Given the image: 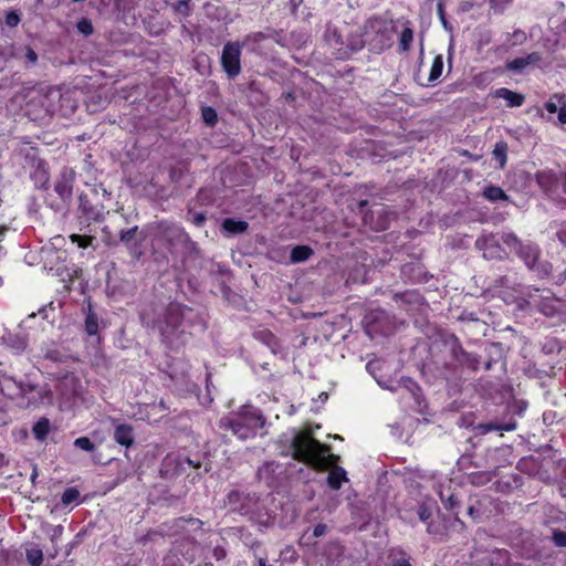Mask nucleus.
<instances>
[{"mask_svg":"<svg viewBox=\"0 0 566 566\" xmlns=\"http://www.w3.org/2000/svg\"><path fill=\"white\" fill-rule=\"evenodd\" d=\"M480 364V355L467 352L457 335L443 332L432 340L421 374L431 385L446 384L458 388L467 380L465 374L476 373Z\"/></svg>","mask_w":566,"mask_h":566,"instance_id":"nucleus-1","label":"nucleus"},{"mask_svg":"<svg viewBox=\"0 0 566 566\" xmlns=\"http://www.w3.org/2000/svg\"><path fill=\"white\" fill-rule=\"evenodd\" d=\"M140 321L145 327L157 331L161 342L170 349H179L195 332L207 329L202 310L177 302L144 310Z\"/></svg>","mask_w":566,"mask_h":566,"instance_id":"nucleus-2","label":"nucleus"},{"mask_svg":"<svg viewBox=\"0 0 566 566\" xmlns=\"http://www.w3.org/2000/svg\"><path fill=\"white\" fill-rule=\"evenodd\" d=\"M290 448L294 460L313 468H329L339 460V455L329 453V446L321 443L305 431L294 433Z\"/></svg>","mask_w":566,"mask_h":566,"instance_id":"nucleus-3","label":"nucleus"},{"mask_svg":"<svg viewBox=\"0 0 566 566\" xmlns=\"http://www.w3.org/2000/svg\"><path fill=\"white\" fill-rule=\"evenodd\" d=\"M266 423V419L262 411L252 406L244 405L235 412L219 420V428L222 430H230L233 436L241 440H248L258 434Z\"/></svg>","mask_w":566,"mask_h":566,"instance_id":"nucleus-4","label":"nucleus"},{"mask_svg":"<svg viewBox=\"0 0 566 566\" xmlns=\"http://www.w3.org/2000/svg\"><path fill=\"white\" fill-rule=\"evenodd\" d=\"M501 240L538 276L545 277L552 273L551 263L539 262L541 249L535 242L530 240L523 241L514 232H503Z\"/></svg>","mask_w":566,"mask_h":566,"instance_id":"nucleus-5","label":"nucleus"},{"mask_svg":"<svg viewBox=\"0 0 566 566\" xmlns=\"http://www.w3.org/2000/svg\"><path fill=\"white\" fill-rule=\"evenodd\" d=\"M17 153L23 159V168L30 170V177L34 186L45 189L50 181V172L46 161L40 157L39 148L30 146L29 143H23L17 149Z\"/></svg>","mask_w":566,"mask_h":566,"instance_id":"nucleus-6","label":"nucleus"},{"mask_svg":"<svg viewBox=\"0 0 566 566\" xmlns=\"http://www.w3.org/2000/svg\"><path fill=\"white\" fill-rule=\"evenodd\" d=\"M147 232L154 240L163 242L170 254H177L179 245L187 234L184 227L169 220H159L148 223Z\"/></svg>","mask_w":566,"mask_h":566,"instance_id":"nucleus-7","label":"nucleus"},{"mask_svg":"<svg viewBox=\"0 0 566 566\" xmlns=\"http://www.w3.org/2000/svg\"><path fill=\"white\" fill-rule=\"evenodd\" d=\"M105 217V206L99 199L97 188L78 196L76 218L82 227H88L92 222H101Z\"/></svg>","mask_w":566,"mask_h":566,"instance_id":"nucleus-8","label":"nucleus"},{"mask_svg":"<svg viewBox=\"0 0 566 566\" xmlns=\"http://www.w3.org/2000/svg\"><path fill=\"white\" fill-rule=\"evenodd\" d=\"M148 235L147 227L145 229H139L137 224H134L133 227L120 229L118 232V240L119 244L127 249L129 256L134 261H139L145 254L143 243Z\"/></svg>","mask_w":566,"mask_h":566,"instance_id":"nucleus-9","label":"nucleus"},{"mask_svg":"<svg viewBox=\"0 0 566 566\" xmlns=\"http://www.w3.org/2000/svg\"><path fill=\"white\" fill-rule=\"evenodd\" d=\"M243 44L239 41L227 42L221 52L220 63L228 78L234 80L240 75L241 69V50Z\"/></svg>","mask_w":566,"mask_h":566,"instance_id":"nucleus-10","label":"nucleus"},{"mask_svg":"<svg viewBox=\"0 0 566 566\" xmlns=\"http://www.w3.org/2000/svg\"><path fill=\"white\" fill-rule=\"evenodd\" d=\"M364 35L375 50H384L388 45V27L380 18L368 19L363 28Z\"/></svg>","mask_w":566,"mask_h":566,"instance_id":"nucleus-11","label":"nucleus"},{"mask_svg":"<svg viewBox=\"0 0 566 566\" xmlns=\"http://www.w3.org/2000/svg\"><path fill=\"white\" fill-rule=\"evenodd\" d=\"M475 248L482 251L483 258L486 260H504L507 258V253L492 232L482 233L475 240Z\"/></svg>","mask_w":566,"mask_h":566,"instance_id":"nucleus-12","label":"nucleus"},{"mask_svg":"<svg viewBox=\"0 0 566 566\" xmlns=\"http://www.w3.org/2000/svg\"><path fill=\"white\" fill-rule=\"evenodd\" d=\"M285 470L283 465L274 460L265 461L258 468L255 478L269 488H275L281 483Z\"/></svg>","mask_w":566,"mask_h":566,"instance_id":"nucleus-13","label":"nucleus"},{"mask_svg":"<svg viewBox=\"0 0 566 566\" xmlns=\"http://www.w3.org/2000/svg\"><path fill=\"white\" fill-rule=\"evenodd\" d=\"M75 177V170L71 167L64 166L55 181L54 191L65 203L71 201Z\"/></svg>","mask_w":566,"mask_h":566,"instance_id":"nucleus-14","label":"nucleus"},{"mask_svg":"<svg viewBox=\"0 0 566 566\" xmlns=\"http://www.w3.org/2000/svg\"><path fill=\"white\" fill-rule=\"evenodd\" d=\"M1 340L2 344H4L17 355L24 353L29 344L28 334L22 329L6 331L1 336Z\"/></svg>","mask_w":566,"mask_h":566,"instance_id":"nucleus-15","label":"nucleus"},{"mask_svg":"<svg viewBox=\"0 0 566 566\" xmlns=\"http://www.w3.org/2000/svg\"><path fill=\"white\" fill-rule=\"evenodd\" d=\"M185 472L186 468H184L181 455L168 454L163 459L159 470L161 478L171 480Z\"/></svg>","mask_w":566,"mask_h":566,"instance_id":"nucleus-16","label":"nucleus"},{"mask_svg":"<svg viewBox=\"0 0 566 566\" xmlns=\"http://www.w3.org/2000/svg\"><path fill=\"white\" fill-rule=\"evenodd\" d=\"M199 542L193 536H182L175 542V551L188 563L197 558Z\"/></svg>","mask_w":566,"mask_h":566,"instance_id":"nucleus-17","label":"nucleus"},{"mask_svg":"<svg viewBox=\"0 0 566 566\" xmlns=\"http://www.w3.org/2000/svg\"><path fill=\"white\" fill-rule=\"evenodd\" d=\"M368 333H386L388 315L382 310L370 311L364 318Z\"/></svg>","mask_w":566,"mask_h":566,"instance_id":"nucleus-18","label":"nucleus"},{"mask_svg":"<svg viewBox=\"0 0 566 566\" xmlns=\"http://www.w3.org/2000/svg\"><path fill=\"white\" fill-rule=\"evenodd\" d=\"M434 510L433 503H420L415 507V512L422 523L427 525V532L432 535L440 534V527L439 525L434 524L432 522V514Z\"/></svg>","mask_w":566,"mask_h":566,"instance_id":"nucleus-19","label":"nucleus"},{"mask_svg":"<svg viewBox=\"0 0 566 566\" xmlns=\"http://www.w3.org/2000/svg\"><path fill=\"white\" fill-rule=\"evenodd\" d=\"M542 61V54L532 52L526 56L513 59L506 63V70L516 74L523 73L528 66L536 65Z\"/></svg>","mask_w":566,"mask_h":566,"instance_id":"nucleus-20","label":"nucleus"},{"mask_svg":"<svg viewBox=\"0 0 566 566\" xmlns=\"http://www.w3.org/2000/svg\"><path fill=\"white\" fill-rule=\"evenodd\" d=\"M517 427L516 420L511 418L506 422H501L497 420H492L488 422H481L474 426V431L476 434H486L491 431H513Z\"/></svg>","mask_w":566,"mask_h":566,"instance_id":"nucleus-21","label":"nucleus"},{"mask_svg":"<svg viewBox=\"0 0 566 566\" xmlns=\"http://www.w3.org/2000/svg\"><path fill=\"white\" fill-rule=\"evenodd\" d=\"M249 228V223L241 219L226 218L221 224V231L226 235H238L244 233Z\"/></svg>","mask_w":566,"mask_h":566,"instance_id":"nucleus-22","label":"nucleus"},{"mask_svg":"<svg viewBox=\"0 0 566 566\" xmlns=\"http://www.w3.org/2000/svg\"><path fill=\"white\" fill-rule=\"evenodd\" d=\"M177 254H181L184 261L197 260L200 256V249L198 243L195 242L187 233L185 240H182L181 244L179 245V251Z\"/></svg>","mask_w":566,"mask_h":566,"instance_id":"nucleus-23","label":"nucleus"},{"mask_svg":"<svg viewBox=\"0 0 566 566\" xmlns=\"http://www.w3.org/2000/svg\"><path fill=\"white\" fill-rule=\"evenodd\" d=\"M114 440L126 448L133 446L135 438L133 433V427L130 424L122 423L116 426L114 431Z\"/></svg>","mask_w":566,"mask_h":566,"instance_id":"nucleus-24","label":"nucleus"},{"mask_svg":"<svg viewBox=\"0 0 566 566\" xmlns=\"http://www.w3.org/2000/svg\"><path fill=\"white\" fill-rule=\"evenodd\" d=\"M494 95L497 98L505 99L506 101V106H509V107H518L525 101V97H524L523 94L517 93V92H513V91H511L509 88H505V87L497 88L495 91Z\"/></svg>","mask_w":566,"mask_h":566,"instance_id":"nucleus-25","label":"nucleus"},{"mask_svg":"<svg viewBox=\"0 0 566 566\" xmlns=\"http://www.w3.org/2000/svg\"><path fill=\"white\" fill-rule=\"evenodd\" d=\"M398 388L406 389L413 397L418 408L421 409V402L423 401V397L421 394V388L416 381H413L411 378L402 377L398 381Z\"/></svg>","mask_w":566,"mask_h":566,"instance_id":"nucleus-26","label":"nucleus"},{"mask_svg":"<svg viewBox=\"0 0 566 566\" xmlns=\"http://www.w3.org/2000/svg\"><path fill=\"white\" fill-rule=\"evenodd\" d=\"M388 566H412L411 557L400 548H391L387 555Z\"/></svg>","mask_w":566,"mask_h":566,"instance_id":"nucleus-27","label":"nucleus"},{"mask_svg":"<svg viewBox=\"0 0 566 566\" xmlns=\"http://www.w3.org/2000/svg\"><path fill=\"white\" fill-rule=\"evenodd\" d=\"M523 479L518 474H512L507 479L495 482V490L503 493H509L512 490L520 488Z\"/></svg>","mask_w":566,"mask_h":566,"instance_id":"nucleus-28","label":"nucleus"},{"mask_svg":"<svg viewBox=\"0 0 566 566\" xmlns=\"http://www.w3.org/2000/svg\"><path fill=\"white\" fill-rule=\"evenodd\" d=\"M253 337L258 342L266 345L271 349L272 353H275L276 347H277V340H276L275 335L271 331H269L266 328L255 331L253 333Z\"/></svg>","mask_w":566,"mask_h":566,"instance_id":"nucleus-29","label":"nucleus"},{"mask_svg":"<svg viewBox=\"0 0 566 566\" xmlns=\"http://www.w3.org/2000/svg\"><path fill=\"white\" fill-rule=\"evenodd\" d=\"M187 525H191L193 530H201L203 523L199 518L195 517H179L172 522L171 528H175L172 534H179L186 530Z\"/></svg>","mask_w":566,"mask_h":566,"instance_id":"nucleus-30","label":"nucleus"},{"mask_svg":"<svg viewBox=\"0 0 566 566\" xmlns=\"http://www.w3.org/2000/svg\"><path fill=\"white\" fill-rule=\"evenodd\" d=\"M345 481H347L346 471L342 467H335L328 473L327 484L332 490H339Z\"/></svg>","mask_w":566,"mask_h":566,"instance_id":"nucleus-31","label":"nucleus"},{"mask_svg":"<svg viewBox=\"0 0 566 566\" xmlns=\"http://www.w3.org/2000/svg\"><path fill=\"white\" fill-rule=\"evenodd\" d=\"M314 254V251L308 245H295L291 250L290 260L292 263H301L307 261L312 255Z\"/></svg>","mask_w":566,"mask_h":566,"instance_id":"nucleus-32","label":"nucleus"},{"mask_svg":"<svg viewBox=\"0 0 566 566\" xmlns=\"http://www.w3.org/2000/svg\"><path fill=\"white\" fill-rule=\"evenodd\" d=\"M51 430V422L48 418H40L32 427L33 436L39 441H44Z\"/></svg>","mask_w":566,"mask_h":566,"instance_id":"nucleus-33","label":"nucleus"},{"mask_svg":"<svg viewBox=\"0 0 566 566\" xmlns=\"http://www.w3.org/2000/svg\"><path fill=\"white\" fill-rule=\"evenodd\" d=\"M41 353L43 358L51 360L53 363H64L69 358V356L65 353L61 352L59 348L54 346L45 345L41 348Z\"/></svg>","mask_w":566,"mask_h":566,"instance_id":"nucleus-34","label":"nucleus"},{"mask_svg":"<svg viewBox=\"0 0 566 566\" xmlns=\"http://www.w3.org/2000/svg\"><path fill=\"white\" fill-rule=\"evenodd\" d=\"M483 197L492 202L496 201H507L509 197L504 192V190L499 186L490 185L484 188L483 190Z\"/></svg>","mask_w":566,"mask_h":566,"instance_id":"nucleus-35","label":"nucleus"},{"mask_svg":"<svg viewBox=\"0 0 566 566\" xmlns=\"http://www.w3.org/2000/svg\"><path fill=\"white\" fill-rule=\"evenodd\" d=\"M536 181L543 190L548 191L555 187L557 177L552 171H539L536 174Z\"/></svg>","mask_w":566,"mask_h":566,"instance_id":"nucleus-36","label":"nucleus"},{"mask_svg":"<svg viewBox=\"0 0 566 566\" xmlns=\"http://www.w3.org/2000/svg\"><path fill=\"white\" fill-rule=\"evenodd\" d=\"M367 40L364 35V32H356V33H350L348 36H347V42H346V45L347 48L352 51V52H358L360 51L366 44H367Z\"/></svg>","mask_w":566,"mask_h":566,"instance_id":"nucleus-37","label":"nucleus"},{"mask_svg":"<svg viewBox=\"0 0 566 566\" xmlns=\"http://www.w3.org/2000/svg\"><path fill=\"white\" fill-rule=\"evenodd\" d=\"M493 158L499 163L500 168H504L507 161V144L497 142L492 151Z\"/></svg>","mask_w":566,"mask_h":566,"instance_id":"nucleus-38","label":"nucleus"},{"mask_svg":"<svg viewBox=\"0 0 566 566\" xmlns=\"http://www.w3.org/2000/svg\"><path fill=\"white\" fill-rule=\"evenodd\" d=\"M85 332L90 336H95L98 332V317L93 312L91 304L88 305V311L85 317Z\"/></svg>","mask_w":566,"mask_h":566,"instance_id":"nucleus-39","label":"nucleus"},{"mask_svg":"<svg viewBox=\"0 0 566 566\" xmlns=\"http://www.w3.org/2000/svg\"><path fill=\"white\" fill-rule=\"evenodd\" d=\"M170 7L176 14L187 18L192 12V0H177Z\"/></svg>","mask_w":566,"mask_h":566,"instance_id":"nucleus-40","label":"nucleus"},{"mask_svg":"<svg viewBox=\"0 0 566 566\" xmlns=\"http://www.w3.org/2000/svg\"><path fill=\"white\" fill-rule=\"evenodd\" d=\"M412 41H413V30L410 28V22L407 21L405 23L403 30L400 34V40H399L400 49L403 52L409 51Z\"/></svg>","mask_w":566,"mask_h":566,"instance_id":"nucleus-41","label":"nucleus"},{"mask_svg":"<svg viewBox=\"0 0 566 566\" xmlns=\"http://www.w3.org/2000/svg\"><path fill=\"white\" fill-rule=\"evenodd\" d=\"M563 349L562 343L556 337H548L542 344V352L545 355L559 354Z\"/></svg>","mask_w":566,"mask_h":566,"instance_id":"nucleus-42","label":"nucleus"},{"mask_svg":"<svg viewBox=\"0 0 566 566\" xmlns=\"http://www.w3.org/2000/svg\"><path fill=\"white\" fill-rule=\"evenodd\" d=\"M458 321L465 322V323H472L480 329L485 331L486 329V323L482 321L475 312H469L463 311L459 316Z\"/></svg>","mask_w":566,"mask_h":566,"instance_id":"nucleus-43","label":"nucleus"},{"mask_svg":"<svg viewBox=\"0 0 566 566\" xmlns=\"http://www.w3.org/2000/svg\"><path fill=\"white\" fill-rule=\"evenodd\" d=\"M325 40L331 46L337 48L342 50V46L345 44L342 34L335 28H327L325 31Z\"/></svg>","mask_w":566,"mask_h":566,"instance_id":"nucleus-44","label":"nucleus"},{"mask_svg":"<svg viewBox=\"0 0 566 566\" xmlns=\"http://www.w3.org/2000/svg\"><path fill=\"white\" fill-rule=\"evenodd\" d=\"M442 70H443V59H442V55H437L433 59L428 81L430 83L436 82L441 76Z\"/></svg>","mask_w":566,"mask_h":566,"instance_id":"nucleus-45","label":"nucleus"},{"mask_svg":"<svg viewBox=\"0 0 566 566\" xmlns=\"http://www.w3.org/2000/svg\"><path fill=\"white\" fill-rule=\"evenodd\" d=\"M25 557L30 566H41L43 562V552L41 548L31 547L27 549Z\"/></svg>","mask_w":566,"mask_h":566,"instance_id":"nucleus-46","label":"nucleus"},{"mask_svg":"<svg viewBox=\"0 0 566 566\" xmlns=\"http://www.w3.org/2000/svg\"><path fill=\"white\" fill-rule=\"evenodd\" d=\"M201 117L209 127H213L218 122L217 111L211 106H203L201 108Z\"/></svg>","mask_w":566,"mask_h":566,"instance_id":"nucleus-47","label":"nucleus"},{"mask_svg":"<svg viewBox=\"0 0 566 566\" xmlns=\"http://www.w3.org/2000/svg\"><path fill=\"white\" fill-rule=\"evenodd\" d=\"M516 285V277L510 275H500L493 282L494 289H514Z\"/></svg>","mask_w":566,"mask_h":566,"instance_id":"nucleus-48","label":"nucleus"},{"mask_svg":"<svg viewBox=\"0 0 566 566\" xmlns=\"http://www.w3.org/2000/svg\"><path fill=\"white\" fill-rule=\"evenodd\" d=\"M253 499H254V495H251L250 493H243V492H240L237 490H233L228 494V501H229V504H231V505H237V504L241 505V501H250Z\"/></svg>","mask_w":566,"mask_h":566,"instance_id":"nucleus-49","label":"nucleus"},{"mask_svg":"<svg viewBox=\"0 0 566 566\" xmlns=\"http://www.w3.org/2000/svg\"><path fill=\"white\" fill-rule=\"evenodd\" d=\"M253 495H254L253 500L241 501V505L238 506V510L242 515L253 514L256 511L259 497L255 494H253Z\"/></svg>","mask_w":566,"mask_h":566,"instance_id":"nucleus-50","label":"nucleus"},{"mask_svg":"<svg viewBox=\"0 0 566 566\" xmlns=\"http://www.w3.org/2000/svg\"><path fill=\"white\" fill-rule=\"evenodd\" d=\"M563 103H565L563 96L554 95L553 97L549 98V101L545 103L544 107L548 114H555L557 113Z\"/></svg>","mask_w":566,"mask_h":566,"instance_id":"nucleus-51","label":"nucleus"},{"mask_svg":"<svg viewBox=\"0 0 566 566\" xmlns=\"http://www.w3.org/2000/svg\"><path fill=\"white\" fill-rule=\"evenodd\" d=\"M80 497V491L76 488H67L61 496V502L64 505L74 503Z\"/></svg>","mask_w":566,"mask_h":566,"instance_id":"nucleus-52","label":"nucleus"},{"mask_svg":"<svg viewBox=\"0 0 566 566\" xmlns=\"http://www.w3.org/2000/svg\"><path fill=\"white\" fill-rule=\"evenodd\" d=\"M71 241L73 243H76L80 248H87L92 244L93 240H94V237L92 235H82V234H72L70 237Z\"/></svg>","mask_w":566,"mask_h":566,"instance_id":"nucleus-53","label":"nucleus"},{"mask_svg":"<svg viewBox=\"0 0 566 566\" xmlns=\"http://www.w3.org/2000/svg\"><path fill=\"white\" fill-rule=\"evenodd\" d=\"M552 542L557 547H566V532L555 528L552 533Z\"/></svg>","mask_w":566,"mask_h":566,"instance_id":"nucleus-54","label":"nucleus"},{"mask_svg":"<svg viewBox=\"0 0 566 566\" xmlns=\"http://www.w3.org/2000/svg\"><path fill=\"white\" fill-rule=\"evenodd\" d=\"M74 446L81 450L88 451V452H91L95 449V444L87 437H80V438L75 439Z\"/></svg>","mask_w":566,"mask_h":566,"instance_id":"nucleus-55","label":"nucleus"},{"mask_svg":"<svg viewBox=\"0 0 566 566\" xmlns=\"http://www.w3.org/2000/svg\"><path fill=\"white\" fill-rule=\"evenodd\" d=\"M265 38H266V35L263 32H253V33L248 34L243 39V41L240 43L243 44V46L249 45V44H256V43L263 41Z\"/></svg>","mask_w":566,"mask_h":566,"instance_id":"nucleus-56","label":"nucleus"},{"mask_svg":"<svg viewBox=\"0 0 566 566\" xmlns=\"http://www.w3.org/2000/svg\"><path fill=\"white\" fill-rule=\"evenodd\" d=\"M76 28H77L78 32H81L82 34H84L86 36L91 35L94 31L91 20H88L86 18L81 19L77 22Z\"/></svg>","mask_w":566,"mask_h":566,"instance_id":"nucleus-57","label":"nucleus"},{"mask_svg":"<svg viewBox=\"0 0 566 566\" xmlns=\"http://www.w3.org/2000/svg\"><path fill=\"white\" fill-rule=\"evenodd\" d=\"M510 36L512 39V45H521L527 40L526 33L521 29L515 30Z\"/></svg>","mask_w":566,"mask_h":566,"instance_id":"nucleus-58","label":"nucleus"},{"mask_svg":"<svg viewBox=\"0 0 566 566\" xmlns=\"http://www.w3.org/2000/svg\"><path fill=\"white\" fill-rule=\"evenodd\" d=\"M188 214H191L192 218H191V222L196 226V227H202L207 220V216L205 212L200 211V212H192V210H189L188 211Z\"/></svg>","mask_w":566,"mask_h":566,"instance_id":"nucleus-59","label":"nucleus"},{"mask_svg":"<svg viewBox=\"0 0 566 566\" xmlns=\"http://www.w3.org/2000/svg\"><path fill=\"white\" fill-rule=\"evenodd\" d=\"M21 19L17 11H10L6 14L4 22L8 27L14 28L20 23Z\"/></svg>","mask_w":566,"mask_h":566,"instance_id":"nucleus-60","label":"nucleus"},{"mask_svg":"<svg viewBox=\"0 0 566 566\" xmlns=\"http://www.w3.org/2000/svg\"><path fill=\"white\" fill-rule=\"evenodd\" d=\"M511 2L512 0H490V6L495 13H502L505 7Z\"/></svg>","mask_w":566,"mask_h":566,"instance_id":"nucleus-61","label":"nucleus"},{"mask_svg":"<svg viewBox=\"0 0 566 566\" xmlns=\"http://www.w3.org/2000/svg\"><path fill=\"white\" fill-rule=\"evenodd\" d=\"M103 232H104V242L107 247L116 248L119 245L118 234L114 235L111 232L106 231V229H104Z\"/></svg>","mask_w":566,"mask_h":566,"instance_id":"nucleus-62","label":"nucleus"},{"mask_svg":"<svg viewBox=\"0 0 566 566\" xmlns=\"http://www.w3.org/2000/svg\"><path fill=\"white\" fill-rule=\"evenodd\" d=\"M24 57L25 62L30 65H35L38 62V54L30 46H24Z\"/></svg>","mask_w":566,"mask_h":566,"instance_id":"nucleus-63","label":"nucleus"},{"mask_svg":"<svg viewBox=\"0 0 566 566\" xmlns=\"http://www.w3.org/2000/svg\"><path fill=\"white\" fill-rule=\"evenodd\" d=\"M441 501L443 502L444 507L447 510H453L459 505V501L454 494H451L447 499H444L443 494L441 493Z\"/></svg>","mask_w":566,"mask_h":566,"instance_id":"nucleus-64","label":"nucleus"}]
</instances>
